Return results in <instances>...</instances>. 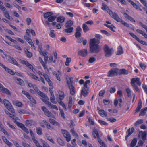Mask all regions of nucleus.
Masks as SVG:
<instances>
[{
  "label": "nucleus",
  "mask_w": 147,
  "mask_h": 147,
  "mask_svg": "<svg viewBox=\"0 0 147 147\" xmlns=\"http://www.w3.org/2000/svg\"><path fill=\"white\" fill-rule=\"evenodd\" d=\"M101 9L107 11V13L110 15L111 17L113 18L117 22L121 23L123 25L127 27H130L129 24L123 21L122 20L119 18L118 15L115 13H113L109 7L105 3H102Z\"/></svg>",
  "instance_id": "f257e3e1"
},
{
  "label": "nucleus",
  "mask_w": 147,
  "mask_h": 147,
  "mask_svg": "<svg viewBox=\"0 0 147 147\" xmlns=\"http://www.w3.org/2000/svg\"><path fill=\"white\" fill-rule=\"evenodd\" d=\"M100 40L95 38L91 39L90 40V53H97L100 51L101 48L98 44Z\"/></svg>",
  "instance_id": "f03ea898"
},
{
  "label": "nucleus",
  "mask_w": 147,
  "mask_h": 147,
  "mask_svg": "<svg viewBox=\"0 0 147 147\" xmlns=\"http://www.w3.org/2000/svg\"><path fill=\"white\" fill-rule=\"evenodd\" d=\"M136 83L138 86L141 85V82L140 81V79L139 78H132L131 80V84L134 89L136 91L139 92V89Z\"/></svg>",
  "instance_id": "7ed1b4c3"
},
{
  "label": "nucleus",
  "mask_w": 147,
  "mask_h": 147,
  "mask_svg": "<svg viewBox=\"0 0 147 147\" xmlns=\"http://www.w3.org/2000/svg\"><path fill=\"white\" fill-rule=\"evenodd\" d=\"M103 49L106 57H108L111 56L113 53L112 48H110L107 45L105 44L104 46Z\"/></svg>",
  "instance_id": "20e7f679"
},
{
  "label": "nucleus",
  "mask_w": 147,
  "mask_h": 147,
  "mask_svg": "<svg viewBox=\"0 0 147 147\" xmlns=\"http://www.w3.org/2000/svg\"><path fill=\"white\" fill-rule=\"evenodd\" d=\"M42 101L51 109H55L57 110L58 108L55 105H53L49 101V98L47 96L44 98H41Z\"/></svg>",
  "instance_id": "39448f33"
},
{
  "label": "nucleus",
  "mask_w": 147,
  "mask_h": 147,
  "mask_svg": "<svg viewBox=\"0 0 147 147\" xmlns=\"http://www.w3.org/2000/svg\"><path fill=\"white\" fill-rule=\"evenodd\" d=\"M118 74V69L117 68L112 69L108 72L107 76L108 77H113Z\"/></svg>",
  "instance_id": "423d86ee"
},
{
  "label": "nucleus",
  "mask_w": 147,
  "mask_h": 147,
  "mask_svg": "<svg viewBox=\"0 0 147 147\" xmlns=\"http://www.w3.org/2000/svg\"><path fill=\"white\" fill-rule=\"evenodd\" d=\"M41 109L46 115L49 117H54V115L51 112H50L46 107L42 106L41 107Z\"/></svg>",
  "instance_id": "0eeeda50"
},
{
  "label": "nucleus",
  "mask_w": 147,
  "mask_h": 147,
  "mask_svg": "<svg viewBox=\"0 0 147 147\" xmlns=\"http://www.w3.org/2000/svg\"><path fill=\"white\" fill-rule=\"evenodd\" d=\"M33 88L35 91L38 93V95L42 97L41 99L44 98L47 96L45 93L39 90L38 88L36 85H33Z\"/></svg>",
  "instance_id": "6e6552de"
},
{
  "label": "nucleus",
  "mask_w": 147,
  "mask_h": 147,
  "mask_svg": "<svg viewBox=\"0 0 147 147\" xmlns=\"http://www.w3.org/2000/svg\"><path fill=\"white\" fill-rule=\"evenodd\" d=\"M61 131L63 136L66 138V140L67 142L70 141L71 139V136L70 134L65 130L62 129Z\"/></svg>",
  "instance_id": "1a4fd4ad"
},
{
  "label": "nucleus",
  "mask_w": 147,
  "mask_h": 147,
  "mask_svg": "<svg viewBox=\"0 0 147 147\" xmlns=\"http://www.w3.org/2000/svg\"><path fill=\"white\" fill-rule=\"evenodd\" d=\"M89 90V88L84 87H83L81 91V96H83L84 97H86L88 95Z\"/></svg>",
  "instance_id": "9d476101"
},
{
  "label": "nucleus",
  "mask_w": 147,
  "mask_h": 147,
  "mask_svg": "<svg viewBox=\"0 0 147 147\" xmlns=\"http://www.w3.org/2000/svg\"><path fill=\"white\" fill-rule=\"evenodd\" d=\"M81 30L82 29L80 26H78L77 27L76 29V32L75 34V36L77 38H79L81 37Z\"/></svg>",
  "instance_id": "9b49d317"
},
{
  "label": "nucleus",
  "mask_w": 147,
  "mask_h": 147,
  "mask_svg": "<svg viewBox=\"0 0 147 147\" xmlns=\"http://www.w3.org/2000/svg\"><path fill=\"white\" fill-rule=\"evenodd\" d=\"M0 66L3 68H4L5 70L6 71L8 72L9 74L12 75L14 74V72L13 71L9 69L8 68L6 67L3 64L1 63H0Z\"/></svg>",
  "instance_id": "f8f14e48"
},
{
  "label": "nucleus",
  "mask_w": 147,
  "mask_h": 147,
  "mask_svg": "<svg viewBox=\"0 0 147 147\" xmlns=\"http://www.w3.org/2000/svg\"><path fill=\"white\" fill-rule=\"evenodd\" d=\"M78 54L82 57H85L88 54L87 51L86 49L80 50L78 52Z\"/></svg>",
  "instance_id": "ddd939ff"
},
{
  "label": "nucleus",
  "mask_w": 147,
  "mask_h": 147,
  "mask_svg": "<svg viewBox=\"0 0 147 147\" xmlns=\"http://www.w3.org/2000/svg\"><path fill=\"white\" fill-rule=\"evenodd\" d=\"M70 90V93L72 95H74L76 92V88L73 85L69 84L68 86Z\"/></svg>",
  "instance_id": "4468645a"
},
{
  "label": "nucleus",
  "mask_w": 147,
  "mask_h": 147,
  "mask_svg": "<svg viewBox=\"0 0 147 147\" xmlns=\"http://www.w3.org/2000/svg\"><path fill=\"white\" fill-rule=\"evenodd\" d=\"M0 91L1 92L3 93H6L7 94L10 95L11 93L9 90L7 89L4 88L3 87H1L0 86Z\"/></svg>",
  "instance_id": "2eb2a0df"
},
{
  "label": "nucleus",
  "mask_w": 147,
  "mask_h": 147,
  "mask_svg": "<svg viewBox=\"0 0 147 147\" xmlns=\"http://www.w3.org/2000/svg\"><path fill=\"white\" fill-rule=\"evenodd\" d=\"M146 133L145 131L143 132L142 131H140L139 133L138 137H140L141 136L142 137V139L143 140H146Z\"/></svg>",
  "instance_id": "dca6fc26"
},
{
  "label": "nucleus",
  "mask_w": 147,
  "mask_h": 147,
  "mask_svg": "<svg viewBox=\"0 0 147 147\" xmlns=\"http://www.w3.org/2000/svg\"><path fill=\"white\" fill-rule=\"evenodd\" d=\"M92 135H93V137L95 139H96L97 138H98L100 137L99 134L98 132L97 131L96 129H95L94 128L93 129Z\"/></svg>",
  "instance_id": "f3484780"
},
{
  "label": "nucleus",
  "mask_w": 147,
  "mask_h": 147,
  "mask_svg": "<svg viewBox=\"0 0 147 147\" xmlns=\"http://www.w3.org/2000/svg\"><path fill=\"white\" fill-rule=\"evenodd\" d=\"M14 80H17L16 81V82L18 84L22 86L24 85V81L21 79L17 78H14Z\"/></svg>",
  "instance_id": "a211bd4d"
},
{
  "label": "nucleus",
  "mask_w": 147,
  "mask_h": 147,
  "mask_svg": "<svg viewBox=\"0 0 147 147\" xmlns=\"http://www.w3.org/2000/svg\"><path fill=\"white\" fill-rule=\"evenodd\" d=\"M128 71L125 69H122L119 70L118 69V74L126 75L128 74Z\"/></svg>",
  "instance_id": "6ab92c4d"
},
{
  "label": "nucleus",
  "mask_w": 147,
  "mask_h": 147,
  "mask_svg": "<svg viewBox=\"0 0 147 147\" xmlns=\"http://www.w3.org/2000/svg\"><path fill=\"white\" fill-rule=\"evenodd\" d=\"M142 102L141 100L140 99L139 100L138 106L137 107L136 109L135 110V113L136 114L138 112L140 109H141L142 107Z\"/></svg>",
  "instance_id": "aec40b11"
},
{
  "label": "nucleus",
  "mask_w": 147,
  "mask_h": 147,
  "mask_svg": "<svg viewBox=\"0 0 147 147\" xmlns=\"http://www.w3.org/2000/svg\"><path fill=\"white\" fill-rule=\"evenodd\" d=\"M123 53V51L122 47L119 46L117 48V55H121Z\"/></svg>",
  "instance_id": "412c9836"
},
{
  "label": "nucleus",
  "mask_w": 147,
  "mask_h": 147,
  "mask_svg": "<svg viewBox=\"0 0 147 147\" xmlns=\"http://www.w3.org/2000/svg\"><path fill=\"white\" fill-rule=\"evenodd\" d=\"M8 57L12 61V62H11V63H13L17 66H19L20 65L18 63V62L16 61L14 58L10 55H9Z\"/></svg>",
  "instance_id": "4be33fe9"
},
{
  "label": "nucleus",
  "mask_w": 147,
  "mask_h": 147,
  "mask_svg": "<svg viewBox=\"0 0 147 147\" xmlns=\"http://www.w3.org/2000/svg\"><path fill=\"white\" fill-rule=\"evenodd\" d=\"M49 121L50 123L54 125H60V124L58 122L52 118H49Z\"/></svg>",
  "instance_id": "5701e85b"
},
{
  "label": "nucleus",
  "mask_w": 147,
  "mask_h": 147,
  "mask_svg": "<svg viewBox=\"0 0 147 147\" xmlns=\"http://www.w3.org/2000/svg\"><path fill=\"white\" fill-rule=\"evenodd\" d=\"M74 24V22L71 20L68 21L65 24V26L66 28L72 27L71 26Z\"/></svg>",
  "instance_id": "b1692460"
},
{
  "label": "nucleus",
  "mask_w": 147,
  "mask_h": 147,
  "mask_svg": "<svg viewBox=\"0 0 147 147\" xmlns=\"http://www.w3.org/2000/svg\"><path fill=\"white\" fill-rule=\"evenodd\" d=\"M134 129L133 127L131 128V131H130V129L129 128L127 131V132L128 133V134L126 136H125V140H127V138L131 135L132 134L134 131Z\"/></svg>",
  "instance_id": "393cba45"
},
{
  "label": "nucleus",
  "mask_w": 147,
  "mask_h": 147,
  "mask_svg": "<svg viewBox=\"0 0 147 147\" xmlns=\"http://www.w3.org/2000/svg\"><path fill=\"white\" fill-rule=\"evenodd\" d=\"M3 14L5 17L9 19L11 21H13V18L11 17L9 15L8 11H5V12H3Z\"/></svg>",
  "instance_id": "a878e982"
},
{
  "label": "nucleus",
  "mask_w": 147,
  "mask_h": 147,
  "mask_svg": "<svg viewBox=\"0 0 147 147\" xmlns=\"http://www.w3.org/2000/svg\"><path fill=\"white\" fill-rule=\"evenodd\" d=\"M33 141L37 147H46V146L45 144H43V147H42L36 139H34Z\"/></svg>",
  "instance_id": "bb28decb"
},
{
  "label": "nucleus",
  "mask_w": 147,
  "mask_h": 147,
  "mask_svg": "<svg viewBox=\"0 0 147 147\" xmlns=\"http://www.w3.org/2000/svg\"><path fill=\"white\" fill-rule=\"evenodd\" d=\"M99 114L102 117H106L107 114L106 112L104 110H100L98 112Z\"/></svg>",
  "instance_id": "cd10ccee"
},
{
  "label": "nucleus",
  "mask_w": 147,
  "mask_h": 147,
  "mask_svg": "<svg viewBox=\"0 0 147 147\" xmlns=\"http://www.w3.org/2000/svg\"><path fill=\"white\" fill-rule=\"evenodd\" d=\"M28 74L32 78L38 81H40V79L39 78L32 73L29 72L28 73Z\"/></svg>",
  "instance_id": "c85d7f7f"
},
{
  "label": "nucleus",
  "mask_w": 147,
  "mask_h": 147,
  "mask_svg": "<svg viewBox=\"0 0 147 147\" xmlns=\"http://www.w3.org/2000/svg\"><path fill=\"white\" fill-rule=\"evenodd\" d=\"M74 83L73 78L72 77L69 78L67 79V84L68 86H69V84L73 85V83Z\"/></svg>",
  "instance_id": "c756f323"
},
{
  "label": "nucleus",
  "mask_w": 147,
  "mask_h": 147,
  "mask_svg": "<svg viewBox=\"0 0 147 147\" xmlns=\"http://www.w3.org/2000/svg\"><path fill=\"white\" fill-rule=\"evenodd\" d=\"M66 29L64 30L65 32L67 33H71L72 32L73 30L74 29V28L73 27L66 28Z\"/></svg>",
  "instance_id": "7c9ffc66"
},
{
  "label": "nucleus",
  "mask_w": 147,
  "mask_h": 147,
  "mask_svg": "<svg viewBox=\"0 0 147 147\" xmlns=\"http://www.w3.org/2000/svg\"><path fill=\"white\" fill-rule=\"evenodd\" d=\"M53 14V13L51 12H48L45 13L43 15V16L46 19L49 17Z\"/></svg>",
  "instance_id": "2f4dec72"
},
{
  "label": "nucleus",
  "mask_w": 147,
  "mask_h": 147,
  "mask_svg": "<svg viewBox=\"0 0 147 147\" xmlns=\"http://www.w3.org/2000/svg\"><path fill=\"white\" fill-rule=\"evenodd\" d=\"M146 111H147V107L143 108L141 110V111L139 114V116L144 115L146 113Z\"/></svg>",
  "instance_id": "473e14b6"
},
{
  "label": "nucleus",
  "mask_w": 147,
  "mask_h": 147,
  "mask_svg": "<svg viewBox=\"0 0 147 147\" xmlns=\"http://www.w3.org/2000/svg\"><path fill=\"white\" fill-rule=\"evenodd\" d=\"M50 100L51 102L54 104L55 103V97L53 92H51Z\"/></svg>",
  "instance_id": "72a5a7b5"
},
{
  "label": "nucleus",
  "mask_w": 147,
  "mask_h": 147,
  "mask_svg": "<svg viewBox=\"0 0 147 147\" xmlns=\"http://www.w3.org/2000/svg\"><path fill=\"white\" fill-rule=\"evenodd\" d=\"M137 139L136 138L134 139L131 141L130 144V146L131 147H134L136 144L137 142Z\"/></svg>",
  "instance_id": "f704fd0d"
},
{
  "label": "nucleus",
  "mask_w": 147,
  "mask_h": 147,
  "mask_svg": "<svg viewBox=\"0 0 147 147\" xmlns=\"http://www.w3.org/2000/svg\"><path fill=\"white\" fill-rule=\"evenodd\" d=\"M36 133L37 134L39 135H41L42 134V129L40 127H36Z\"/></svg>",
  "instance_id": "c9c22d12"
},
{
  "label": "nucleus",
  "mask_w": 147,
  "mask_h": 147,
  "mask_svg": "<svg viewBox=\"0 0 147 147\" xmlns=\"http://www.w3.org/2000/svg\"><path fill=\"white\" fill-rule=\"evenodd\" d=\"M65 18L63 17H59L57 19V22L63 23L64 22Z\"/></svg>",
  "instance_id": "e433bc0d"
},
{
  "label": "nucleus",
  "mask_w": 147,
  "mask_h": 147,
  "mask_svg": "<svg viewBox=\"0 0 147 147\" xmlns=\"http://www.w3.org/2000/svg\"><path fill=\"white\" fill-rule=\"evenodd\" d=\"M82 28L84 30V31L86 32L87 31L89 30V29L87 25L85 24H83L82 25Z\"/></svg>",
  "instance_id": "4c0bfd02"
},
{
  "label": "nucleus",
  "mask_w": 147,
  "mask_h": 147,
  "mask_svg": "<svg viewBox=\"0 0 147 147\" xmlns=\"http://www.w3.org/2000/svg\"><path fill=\"white\" fill-rule=\"evenodd\" d=\"M56 16H51L48 18V20L49 22H53L56 18Z\"/></svg>",
  "instance_id": "58836bf2"
},
{
  "label": "nucleus",
  "mask_w": 147,
  "mask_h": 147,
  "mask_svg": "<svg viewBox=\"0 0 147 147\" xmlns=\"http://www.w3.org/2000/svg\"><path fill=\"white\" fill-rule=\"evenodd\" d=\"M104 25L105 26L109 28L112 31L114 32H115V30L113 29V28L115 29L116 28L113 25H109L107 24H104Z\"/></svg>",
  "instance_id": "ea45409f"
},
{
  "label": "nucleus",
  "mask_w": 147,
  "mask_h": 147,
  "mask_svg": "<svg viewBox=\"0 0 147 147\" xmlns=\"http://www.w3.org/2000/svg\"><path fill=\"white\" fill-rule=\"evenodd\" d=\"M72 98L71 97H69L68 102V108L70 109L72 106Z\"/></svg>",
  "instance_id": "a19ab883"
},
{
  "label": "nucleus",
  "mask_w": 147,
  "mask_h": 147,
  "mask_svg": "<svg viewBox=\"0 0 147 147\" xmlns=\"http://www.w3.org/2000/svg\"><path fill=\"white\" fill-rule=\"evenodd\" d=\"M43 122L47 126V127L49 129H51L52 127L49 123L46 120H43Z\"/></svg>",
  "instance_id": "79ce46f5"
},
{
  "label": "nucleus",
  "mask_w": 147,
  "mask_h": 147,
  "mask_svg": "<svg viewBox=\"0 0 147 147\" xmlns=\"http://www.w3.org/2000/svg\"><path fill=\"white\" fill-rule=\"evenodd\" d=\"M3 103L6 108L10 106V105H11L9 101L6 100H3Z\"/></svg>",
  "instance_id": "37998d69"
},
{
  "label": "nucleus",
  "mask_w": 147,
  "mask_h": 147,
  "mask_svg": "<svg viewBox=\"0 0 147 147\" xmlns=\"http://www.w3.org/2000/svg\"><path fill=\"white\" fill-rule=\"evenodd\" d=\"M59 99L62 100L63 99L64 97V92L62 91H59Z\"/></svg>",
  "instance_id": "c03bdc74"
},
{
  "label": "nucleus",
  "mask_w": 147,
  "mask_h": 147,
  "mask_svg": "<svg viewBox=\"0 0 147 147\" xmlns=\"http://www.w3.org/2000/svg\"><path fill=\"white\" fill-rule=\"evenodd\" d=\"M98 142L101 145L104 147H107V146L105 145L104 142L102 141L100 138V137L98 138Z\"/></svg>",
  "instance_id": "a18cd8bd"
},
{
  "label": "nucleus",
  "mask_w": 147,
  "mask_h": 147,
  "mask_svg": "<svg viewBox=\"0 0 147 147\" xmlns=\"http://www.w3.org/2000/svg\"><path fill=\"white\" fill-rule=\"evenodd\" d=\"M25 51L27 57L28 58H30L32 57V53L31 52L29 51L27 49L25 50Z\"/></svg>",
  "instance_id": "49530a36"
},
{
  "label": "nucleus",
  "mask_w": 147,
  "mask_h": 147,
  "mask_svg": "<svg viewBox=\"0 0 147 147\" xmlns=\"http://www.w3.org/2000/svg\"><path fill=\"white\" fill-rule=\"evenodd\" d=\"M57 140L58 142L59 143L60 145L62 146H64L65 144L64 143V142L60 138H58L57 139Z\"/></svg>",
  "instance_id": "de8ad7c7"
},
{
  "label": "nucleus",
  "mask_w": 147,
  "mask_h": 147,
  "mask_svg": "<svg viewBox=\"0 0 147 147\" xmlns=\"http://www.w3.org/2000/svg\"><path fill=\"white\" fill-rule=\"evenodd\" d=\"M9 111L13 113H15V110L11 105H10L9 107L7 108Z\"/></svg>",
  "instance_id": "09e8293b"
},
{
  "label": "nucleus",
  "mask_w": 147,
  "mask_h": 147,
  "mask_svg": "<svg viewBox=\"0 0 147 147\" xmlns=\"http://www.w3.org/2000/svg\"><path fill=\"white\" fill-rule=\"evenodd\" d=\"M18 112L21 114H25L28 113H27V111L24 109H20L18 110Z\"/></svg>",
  "instance_id": "8fccbe9b"
},
{
  "label": "nucleus",
  "mask_w": 147,
  "mask_h": 147,
  "mask_svg": "<svg viewBox=\"0 0 147 147\" xmlns=\"http://www.w3.org/2000/svg\"><path fill=\"white\" fill-rule=\"evenodd\" d=\"M71 61V58H67L66 59L65 65L66 66H68L69 65V63Z\"/></svg>",
  "instance_id": "3c124183"
},
{
  "label": "nucleus",
  "mask_w": 147,
  "mask_h": 147,
  "mask_svg": "<svg viewBox=\"0 0 147 147\" xmlns=\"http://www.w3.org/2000/svg\"><path fill=\"white\" fill-rule=\"evenodd\" d=\"M98 122L101 125L106 126L108 125V123H107L101 120H98Z\"/></svg>",
  "instance_id": "603ef678"
},
{
  "label": "nucleus",
  "mask_w": 147,
  "mask_h": 147,
  "mask_svg": "<svg viewBox=\"0 0 147 147\" xmlns=\"http://www.w3.org/2000/svg\"><path fill=\"white\" fill-rule=\"evenodd\" d=\"M143 119H140L137 121L135 123V126H136L138 125L143 123Z\"/></svg>",
  "instance_id": "864d4df0"
},
{
  "label": "nucleus",
  "mask_w": 147,
  "mask_h": 147,
  "mask_svg": "<svg viewBox=\"0 0 147 147\" xmlns=\"http://www.w3.org/2000/svg\"><path fill=\"white\" fill-rule=\"evenodd\" d=\"M107 119L108 121L113 123L116 121V119L113 117L107 118Z\"/></svg>",
  "instance_id": "5fc2aeb1"
},
{
  "label": "nucleus",
  "mask_w": 147,
  "mask_h": 147,
  "mask_svg": "<svg viewBox=\"0 0 147 147\" xmlns=\"http://www.w3.org/2000/svg\"><path fill=\"white\" fill-rule=\"evenodd\" d=\"M96 60V59L94 57H91L88 60V62L90 63H92L95 62Z\"/></svg>",
  "instance_id": "6e6d98bb"
},
{
  "label": "nucleus",
  "mask_w": 147,
  "mask_h": 147,
  "mask_svg": "<svg viewBox=\"0 0 147 147\" xmlns=\"http://www.w3.org/2000/svg\"><path fill=\"white\" fill-rule=\"evenodd\" d=\"M28 98L33 103L35 104L36 103V102L35 100L30 95V96L28 97Z\"/></svg>",
  "instance_id": "4d7b16f0"
},
{
  "label": "nucleus",
  "mask_w": 147,
  "mask_h": 147,
  "mask_svg": "<svg viewBox=\"0 0 147 147\" xmlns=\"http://www.w3.org/2000/svg\"><path fill=\"white\" fill-rule=\"evenodd\" d=\"M125 90L127 94V96L129 98L131 96V90L129 88H126Z\"/></svg>",
  "instance_id": "13d9d810"
},
{
  "label": "nucleus",
  "mask_w": 147,
  "mask_h": 147,
  "mask_svg": "<svg viewBox=\"0 0 147 147\" xmlns=\"http://www.w3.org/2000/svg\"><path fill=\"white\" fill-rule=\"evenodd\" d=\"M15 105L16 106L19 107H21L22 106V102H15Z\"/></svg>",
  "instance_id": "bf43d9fd"
},
{
  "label": "nucleus",
  "mask_w": 147,
  "mask_h": 147,
  "mask_svg": "<svg viewBox=\"0 0 147 147\" xmlns=\"http://www.w3.org/2000/svg\"><path fill=\"white\" fill-rule=\"evenodd\" d=\"M108 111L113 113H116L118 112L117 110L114 109H108Z\"/></svg>",
  "instance_id": "052dcab7"
},
{
  "label": "nucleus",
  "mask_w": 147,
  "mask_h": 147,
  "mask_svg": "<svg viewBox=\"0 0 147 147\" xmlns=\"http://www.w3.org/2000/svg\"><path fill=\"white\" fill-rule=\"evenodd\" d=\"M54 30H51L50 31V36L51 37L53 38H54L55 37V35L54 33Z\"/></svg>",
  "instance_id": "680f3d73"
},
{
  "label": "nucleus",
  "mask_w": 147,
  "mask_h": 147,
  "mask_svg": "<svg viewBox=\"0 0 147 147\" xmlns=\"http://www.w3.org/2000/svg\"><path fill=\"white\" fill-rule=\"evenodd\" d=\"M59 104L61 105L64 109L66 111L67 110V109L66 108V106L65 105L64 103L61 101H60L59 102Z\"/></svg>",
  "instance_id": "e2e57ef3"
},
{
  "label": "nucleus",
  "mask_w": 147,
  "mask_h": 147,
  "mask_svg": "<svg viewBox=\"0 0 147 147\" xmlns=\"http://www.w3.org/2000/svg\"><path fill=\"white\" fill-rule=\"evenodd\" d=\"M140 66L143 69H145L146 66L144 64L142 63H140L139 64Z\"/></svg>",
  "instance_id": "0e129e2a"
},
{
  "label": "nucleus",
  "mask_w": 147,
  "mask_h": 147,
  "mask_svg": "<svg viewBox=\"0 0 147 147\" xmlns=\"http://www.w3.org/2000/svg\"><path fill=\"white\" fill-rule=\"evenodd\" d=\"M138 41L139 43L142 44L143 45H147V44L146 42L144 41H143V40H140L139 38L138 39H137V40Z\"/></svg>",
  "instance_id": "69168bd1"
},
{
  "label": "nucleus",
  "mask_w": 147,
  "mask_h": 147,
  "mask_svg": "<svg viewBox=\"0 0 147 147\" xmlns=\"http://www.w3.org/2000/svg\"><path fill=\"white\" fill-rule=\"evenodd\" d=\"M115 91L116 88L115 87L111 88L109 90L111 94L114 93Z\"/></svg>",
  "instance_id": "338daca9"
},
{
  "label": "nucleus",
  "mask_w": 147,
  "mask_h": 147,
  "mask_svg": "<svg viewBox=\"0 0 147 147\" xmlns=\"http://www.w3.org/2000/svg\"><path fill=\"white\" fill-rule=\"evenodd\" d=\"M32 121L31 120H26V123L27 125L30 126H31L32 125Z\"/></svg>",
  "instance_id": "774afa93"
}]
</instances>
